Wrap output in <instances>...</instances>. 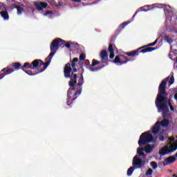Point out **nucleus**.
I'll return each instance as SVG.
<instances>
[{
  "mask_svg": "<svg viewBox=\"0 0 177 177\" xmlns=\"http://www.w3.org/2000/svg\"><path fill=\"white\" fill-rule=\"evenodd\" d=\"M64 44H66V41L60 38L55 39L51 43V52L46 59V62H44L41 59H35L30 64L28 62L24 63V66L21 68V70L25 71L28 75H37L41 73H44L48 68L49 64H50L52 57L55 56L56 52L59 50V46L64 45Z\"/></svg>",
  "mask_w": 177,
  "mask_h": 177,
  "instance_id": "1",
  "label": "nucleus"
},
{
  "mask_svg": "<svg viewBox=\"0 0 177 177\" xmlns=\"http://www.w3.org/2000/svg\"><path fill=\"white\" fill-rule=\"evenodd\" d=\"M169 81V85L171 86L174 84L175 78L174 77V73H172L171 77L169 76L165 78L159 85L158 93L157 95L155 103L158 109V113H162V115L167 114L169 111V108L167 106L168 102V93H167L165 88H167V83Z\"/></svg>",
  "mask_w": 177,
  "mask_h": 177,
  "instance_id": "2",
  "label": "nucleus"
},
{
  "mask_svg": "<svg viewBox=\"0 0 177 177\" xmlns=\"http://www.w3.org/2000/svg\"><path fill=\"white\" fill-rule=\"evenodd\" d=\"M157 42H158V39H156L153 43H150L147 46H142L130 52H127L125 53V55L130 56L131 57H135V56H139V53H147L149 52H153V50H156V48L147 46H154L157 44Z\"/></svg>",
  "mask_w": 177,
  "mask_h": 177,
  "instance_id": "3",
  "label": "nucleus"
},
{
  "mask_svg": "<svg viewBox=\"0 0 177 177\" xmlns=\"http://www.w3.org/2000/svg\"><path fill=\"white\" fill-rule=\"evenodd\" d=\"M81 92H82V86H79L77 84L76 86H71L68 90L67 106L72 104L73 102L77 99V95H81Z\"/></svg>",
  "mask_w": 177,
  "mask_h": 177,
  "instance_id": "4",
  "label": "nucleus"
},
{
  "mask_svg": "<svg viewBox=\"0 0 177 177\" xmlns=\"http://www.w3.org/2000/svg\"><path fill=\"white\" fill-rule=\"evenodd\" d=\"M64 74L65 78H70L71 80L68 82L69 86H75V84H77V74H74L70 63H67L65 65L64 68Z\"/></svg>",
  "mask_w": 177,
  "mask_h": 177,
  "instance_id": "5",
  "label": "nucleus"
},
{
  "mask_svg": "<svg viewBox=\"0 0 177 177\" xmlns=\"http://www.w3.org/2000/svg\"><path fill=\"white\" fill-rule=\"evenodd\" d=\"M21 67V64H20V62H15L3 68L0 71V80H2L6 75H9V74H12V73L20 70Z\"/></svg>",
  "mask_w": 177,
  "mask_h": 177,
  "instance_id": "6",
  "label": "nucleus"
},
{
  "mask_svg": "<svg viewBox=\"0 0 177 177\" xmlns=\"http://www.w3.org/2000/svg\"><path fill=\"white\" fill-rule=\"evenodd\" d=\"M147 143H156V139L153 135L150 134V131H145L142 133L138 140L139 146H146Z\"/></svg>",
  "mask_w": 177,
  "mask_h": 177,
  "instance_id": "7",
  "label": "nucleus"
},
{
  "mask_svg": "<svg viewBox=\"0 0 177 177\" xmlns=\"http://www.w3.org/2000/svg\"><path fill=\"white\" fill-rule=\"evenodd\" d=\"M132 167H130L127 170V176H131L133 174L135 169L142 168L145 165V161L142 160L138 155H136L133 158Z\"/></svg>",
  "mask_w": 177,
  "mask_h": 177,
  "instance_id": "8",
  "label": "nucleus"
},
{
  "mask_svg": "<svg viewBox=\"0 0 177 177\" xmlns=\"http://www.w3.org/2000/svg\"><path fill=\"white\" fill-rule=\"evenodd\" d=\"M177 149V140L175 141L174 144L168 143L167 146L163 147L162 149H159V155L161 156H167V154H171L174 153Z\"/></svg>",
  "mask_w": 177,
  "mask_h": 177,
  "instance_id": "9",
  "label": "nucleus"
},
{
  "mask_svg": "<svg viewBox=\"0 0 177 177\" xmlns=\"http://www.w3.org/2000/svg\"><path fill=\"white\" fill-rule=\"evenodd\" d=\"M85 63H86V66H89L90 71H93V72L97 71L98 70H100V68H102L100 67H102V66H103V63H102V61L99 62L95 59L92 60L91 65L89 62V60H88V59L85 60Z\"/></svg>",
  "mask_w": 177,
  "mask_h": 177,
  "instance_id": "10",
  "label": "nucleus"
},
{
  "mask_svg": "<svg viewBox=\"0 0 177 177\" xmlns=\"http://www.w3.org/2000/svg\"><path fill=\"white\" fill-rule=\"evenodd\" d=\"M100 57L102 63V65H101L100 68H103L104 66H107V64H109V54H107V50H102L100 54Z\"/></svg>",
  "mask_w": 177,
  "mask_h": 177,
  "instance_id": "11",
  "label": "nucleus"
},
{
  "mask_svg": "<svg viewBox=\"0 0 177 177\" xmlns=\"http://www.w3.org/2000/svg\"><path fill=\"white\" fill-rule=\"evenodd\" d=\"M128 62H129V60L125 57V55H119L115 56V59L113 61V63H115V64L119 63L120 66H122V64H127Z\"/></svg>",
  "mask_w": 177,
  "mask_h": 177,
  "instance_id": "12",
  "label": "nucleus"
},
{
  "mask_svg": "<svg viewBox=\"0 0 177 177\" xmlns=\"http://www.w3.org/2000/svg\"><path fill=\"white\" fill-rule=\"evenodd\" d=\"M160 8H165V5L160 4V7L156 6V4L147 5L141 7V10H138V13H139V12H149V10H151V9H160Z\"/></svg>",
  "mask_w": 177,
  "mask_h": 177,
  "instance_id": "13",
  "label": "nucleus"
},
{
  "mask_svg": "<svg viewBox=\"0 0 177 177\" xmlns=\"http://www.w3.org/2000/svg\"><path fill=\"white\" fill-rule=\"evenodd\" d=\"M0 15L4 20H9V13L5 7L0 6Z\"/></svg>",
  "mask_w": 177,
  "mask_h": 177,
  "instance_id": "14",
  "label": "nucleus"
},
{
  "mask_svg": "<svg viewBox=\"0 0 177 177\" xmlns=\"http://www.w3.org/2000/svg\"><path fill=\"white\" fill-rule=\"evenodd\" d=\"M34 6L36 8V9H37V10H42V9H45L47 8L48 3L45 2L35 1L34 3Z\"/></svg>",
  "mask_w": 177,
  "mask_h": 177,
  "instance_id": "15",
  "label": "nucleus"
},
{
  "mask_svg": "<svg viewBox=\"0 0 177 177\" xmlns=\"http://www.w3.org/2000/svg\"><path fill=\"white\" fill-rule=\"evenodd\" d=\"M145 149L143 148H138L137 149V153L140 157H142V158H140V160H142V161H144V165H145V161H146V155L145 154V153H143Z\"/></svg>",
  "mask_w": 177,
  "mask_h": 177,
  "instance_id": "16",
  "label": "nucleus"
},
{
  "mask_svg": "<svg viewBox=\"0 0 177 177\" xmlns=\"http://www.w3.org/2000/svg\"><path fill=\"white\" fill-rule=\"evenodd\" d=\"M80 79L78 80V86H82V85H84V72L85 71L84 66H80Z\"/></svg>",
  "mask_w": 177,
  "mask_h": 177,
  "instance_id": "17",
  "label": "nucleus"
},
{
  "mask_svg": "<svg viewBox=\"0 0 177 177\" xmlns=\"http://www.w3.org/2000/svg\"><path fill=\"white\" fill-rule=\"evenodd\" d=\"M176 161V158L175 156H169L168 158H165L164 165H169Z\"/></svg>",
  "mask_w": 177,
  "mask_h": 177,
  "instance_id": "18",
  "label": "nucleus"
},
{
  "mask_svg": "<svg viewBox=\"0 0 177 177\" xmlns=\"http://www.w3.org/2000/svg\"><path fill=\"white\" fill-rule=\"evenodd\" d=\"M138 11L135 12V14L133 15L132 19H131V21H128L124 22L122 24H121L120 26V28H122V30H124V28H125V27H127V24H129L130 23H132V21H133V20L135 19V17L138 15Z\"/></svg>",
  "mask_w": 177,
  "mask_h": 177,
  "instance_id": "19",
  "label": "nucleus"
},
{
  "mask_svg": "<svg viewBox=\"0 0 177 177\" xmlns=\"http://www.w3.org/2000/svg\"><path fill=\"white\" fill-rule=\"evenodd\" d=\"M160 132V122L158 121L152 128V133L157 135Z\"/></svg>",
  "mask_w": 177,
  "mask_h": 177,
  "instance_id": "20",
  "label": "nucleus"
},
{
  "mask_svg": "<svg viewBox=\"0 0 177 177\" xmlns=\"http://www.w3.org/2000/svg\"><path fill=\"white\" fill-rule=\"evenodd\" d=\"M153 149H154V145H148L145 147V151L147 154H150L151 151H153Z\"/></svg>",
  "mask_w": 177,
  "mask_h": 177,
  "instance_id": "21",
  "label": "nucleus"
},
{
  "mask_svg": "<svg viewBox=\"0 0 177 177\" xmlns=\"http://www.w3.org/2000/svg\"><path fill=\"white\" fill-rule=\"evenodd\" d=\"M24 8V5H21V6H15V8L17 9V15H21V13H23V12H24V9L23 8Z\"/></svg>",
  "mask_w": 177,
  "mask_h": 177,
  "instance_id": "22",
  "label": "nucleus"
},
{
  "mask_svg": "<svg viewBox=\"0 0 177 177\" xmlns=\"http://www.w3.org/2000/svg\"><path fill=\"white\" fill-rule=\"evenodd\" d=\"M160 125H161V127H163V128H167V127L169 125V120H162L160 122Z\"/></svg>",
  "mask_w": 177,
  "mask_h": 177,
  "instance_id": "23",
  "label": "nucleus"
},
{
  "mask_svg": "<svg viewBox=\"0 0 177 177\" xmlns=\"http://www.w3.org/2000/svg\"><path fill=\"white\" fill-rule=\"evenodd\" d=\"M70 65L71 66L72 68H73V73H77L78 71V70L77 69V62H71Z\"/></svg>",
  "mask_w": 177,
  "mask_h": 177,
  "instance_id": "24",
  "label": "nucleus"
},
{
  "mask_svg": "<svg viewBox=\"0 0 177 177\" xmlns=\"http://www.w3.org/2000/svg\"><path fill=\"white\" fill-rule=\"evenodd\" d=\"M108 52H109V53H113V52H114V48H113V44H109V48H108Z\"/></svg>",
  "mask_w": 177,
  "mask_h": 177,
  "instance_id": "25",
  "label": "nucleus"
},
{
  "mask_svg": "<svg viewBox=\"0 0 177 177\" xmlns=\"http://www.w3.org/2000/svg\"><path fill=\"white\" fill-rule=\"evenodd\" d=\"M167 104H169V107H170V110H171V111H174V106H172V104H171V100H167V104H166V106H167V107H168V105Z\"/></svg>",
  "mask_w": 177,
  "mask_h": 177,
  "instance_id": "26",
  "label": "nucleus"
},
{
  "mask_svg": "<svg viewBox=\"0 0 177 177\" xmlns=\"http://www.w3.org/2000/svg\"><path fill=\"white\" fill-rule=\"evenodd\" d=\"M165 39H166L167 42H168L169 44H172V39L169 37V36L165 35Z\"/></svg>",
  "mask_w": 177,
  "mask_h": 177,
  "instance_id": "27",
  "label": "nucleus"
},
{
  "mask_svg": "<svg viewBox=\"0 0 177 177\" xmlns=\"http://www.w3.org/2000/svg\"><path fill=\"white\" fill-rule=\"evenodd\" d=\"M86 57V55H85V53H82L80 55V61H84L85 60V58Z\"/></svg>",
  "mask_w": 177,
  "mask_h": 177,
  "instance_id": "28",
  "label": "nucleus"
},
{
  "mask_svg": "<svg viewBox=\"0 0 177 177\" xmlns=\"http://www.w3.org/2000/svg\"><path fill=\"white\" fill-rule=\"evenodd\" d=\"M151 165L153 169H157V167H158L157 162L153 161L151 162Z\"/></svg>",
  "mask_w": 177,
  "mask_h": 177,
  "instance_id": "29",
  "label": "nucleus"
},
{
  "mask_svg": "<svg viewBox=\"0 0 177 177\" xmlns=\"http://www.w3.org/2000/svg\"><path fill=\"white\" fill-rule=\"evenodd\" d=\"M151 174H153V169H149L146 171L145 175H146L147 176H149L151 175Z\"/></svg>",
  "mask_w": 177,
  "mask_h": 177,
  "instance_id": "30",
  "label": "nucleus"
},
{
  "mask_svg": "<svg viewBox=\"0 0 177 177\" xmlns=\"http://www.w3.org/2000/svg\"><path fill=\"white\" fill-rule=\"evenodd\" d=\"M48 3H50V5L51 6H53V5H55V3H56V2L55 1V0H49Z\"/></svg>",
  "mask_w": 177,
  "mask_h": 177,
  "instance_id": "31",
  "label": "nucleus"
},
{
  "mask_svg": "<svg viewBox=\"0 0 177 177\" xmlns=\"http://www.w3.org/2000/svg\"><path fill=\"white\" fill-rule=\"evenodd\" d=\"M114 56H115V55L114 54V51L112 53H110V55H109L110 59H114Z\"/></svg>",
  "mask_w": 177,
  "mask_h": 177,
  "instance_id": "32",
  "label": "nucleus"
},
{
  "mask_svg": "<svg viewBox=\"0 0 177 177\" xmlns=\"http://www.w3.org/2000/svg\"><path fill=\"white\" fill-rule=\"evenodd\" d=\"M66 48H67L68 49H70V48H71V43H66L65 44Z\"/></svg>",
  "mask_w": 177,
  "mask_h": 177,
  "instance_id": "33",
  "label": "nucleus"
},
{
  "mask_svg": "<svg viewBox=\"0 0 177 177\" xmlns=\"http://www.w3.org/2000/svg\"><path fill=\"white\" fill-rule=\"evenodd\" d=\"M174 140H175V138H169V143H172V142H174Z\"/></svg>",
  "mask_w": 177,
  "mask_h": 177,
  "instance_id": "34",
  "label": "nucleus"
},
{
  "mask_svg": "<svg viewBox=\"0 0 177 177\" xmlns=\"http://www.w3.org/2000/svg\"><path fill=\"white\" fill-rule=\"evenodd\" d=\"M71 62H73V63H77V62H78V58H77V57H75V58H74L72 61H71Z\"/></svg>",
  "mask_w": 177,
  "mask_h": 177,
  "instance_id": "35",
  "label": "nucleus"
},
{
  "mask_svg": "<svg viewBox=\"0 0 177 177\" xmlns=\"http://www.w3.org/2000/svg\"><path fill=\"white\" fill-rule=\"evenodd\" d=\"M164 139H165L164 136H159V140H161L162 142H164Z\"/></svg>",
  "mask_w": 177,
  "mask_h": 177,
  "instance_id": "36",
  "label": "nucleus"
},
{
  "mask_svg": "<svg viewBox=\"0 0 177 177\" xmlns=\"http://www.w3.org/2000/svg\"><path fill=\"white\" fill-rule=\"evenodd\" d=\"M50 13H52V12H50V11H46L44 15H45V16H48V15H50Z\"/></svg>",
  "mask_w": 177,
  "mask_h": 177,
  "instance_id": "37",
  "label": "nucleus"
},
{
  "mask_svg": "<svg viewBox=\"0 0 177 177\" xmlns=\"http://www.w3.org/2000/svg\"><path fill=\"white\" fill-rule=\"evenodd\" d=\"M78 64H79V66H80V67H81L82 66H84V63L82 62V61H80V62H78Z\"/></svg>",
  "mask_w": 177,
  "mask_h": 177,
  "instance_id": "38",
  "label": "nucleus"
},
{
  "mask_svg": "<svg viewBox=\"0 0 177 177\" xmlns=\"http://www.w3.org/2000/svg\"><path fill=\"white\" fill-rule=\"evenodd\" d=\"M57 8H60V6H62V3L58 2V3L57 4Z\"/></svg>",
  "mask_w": 177,
  "mask_h": 177,
  "instance_id": "39",
  "label": "nucleus"
},
{
  "mask_svg": "<svg viewBox=\"0 0 177 177\" xmlns=\"http://www.w3.org/2000/svg\"><path fill=\"white\" fill-rule=\"evenodd\" d=\"M175 157H176V158H177V153L175 154Z\"/></svg>",
  "mask_w": 177,
  "mask_h": 177,
  "instance_id": "40",
  "label": "nucleus"
}]
</instances>
